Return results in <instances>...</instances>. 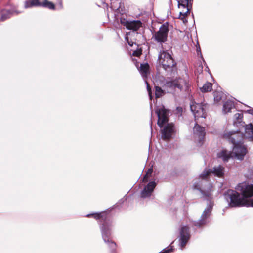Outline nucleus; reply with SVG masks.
<instances>
[{"label": "nucleus", "instance_id": "nucleus-1", "mask_svg": "<svg viewBox=\"0 0 253 253\" xmlns=\"http://www.w3.org/2000/svg\"><path fill=\"white\" fill-rule=\"evenodd\" d=\"M237 137H240L238 133H235L230 134L229 139L234 145L232 153L226 150H223L217 154V157L222 159L224 161H228V160L233 157L232 154L238 159L242 160L246 155L247 150L246 148L239 143L240 140Z\"/></svg>", "mask_w": 253, "mask_h": 253}, {"label": "nucleus", "instance_id": "nucleus-2", "mask_svg": "<svg viewBox=\"0 0 253 253\" xmlns=\"http://www.w3.org/2000/svg\"><path fill=\"white\" fill-rule=\"evenodd\" d=\"M86 216L88 217H92L97 220H99L102 223L100 228L103 240L105 243L108 244L111 251H114L116 249V244L109 238V236L110 235L112 221L107 214L106 212L95 213L88 214Z\"/></svg>", "mask_w": 253, "mask_h": 253}, {"label": "nucleus", "instance_id": "nucleus-3", "mask_svg": "<svg viewBox=\"0 0 253 253\" xmlns=\"http://www.w3.org/2000/svg\"><path fill=\"white\" fill-rule=\"evenodd\" d=\"M191 84L188 79L176 78L171 81H167L163 87L167 88V93H174L175 92H189Z\"/></svg>", "mask_w": 253, "mask_h": 253}, {"label": "nucleus", "instance_id": "nucleus-4", "mask_svg": "<svg viewBox=\"0 0 253 253\" xmlns=\"http://www.w3.org/2000/svg\"><path fill=\"white\" fill-rule=\"evenodd\" d=\"M56 5L59 8H62V0H56L54 2L49 1L47 0H28L25 1L24 3V7L25 8L42 6L50 10H55Z\"/></svg>", "mask_w": 253, "mask_h": 253}, {"label": "nucleus", "instance_id": "nucleus-5", "mask_svg": "<svg viewBox=\"0 0 253 253\" xmlns=\"http://www.w3.org/2000/svg\"><path fill=\"white\" fill-rule=\"evenodd\" d=\"M224 195L229 205L232 207H241L245 205L246 199L236 191L228 190Z\"/></svg>", "mask_w": 253, "mask_h": 253}, {"label": "nucleus", "instance_id": "nucleus-6", "mask_svg": "<svg viewBox=\"0 0 253 253\" xmlns=\"http://www.w3.org/2000/svg\"><path fill=\"white\" fill-rule=\"evenodd\" d=\"M158 61L160 65L167 71H172L176 66V62L172 56L166 51H163L159 54Z\"/></svg>", "mask_w": 253, "mask_h": 253}, {"label": "nucleus", "instance_id": "nucleus-7", "mask_svg": "<svg viewBox=\"0 0 253 253\" xmlns=\"http://www.w3.org/2000/svg\"><path fill=\"white\" fill-rule=\"evenodd\" d=\"M169 29L168 23L162 24L159 30L153 35V38L158 42L162 44L167 41Z\"/></svg>", "mask_w": 253, "mask_h": 253}, {"label": "nucleus", "instance_id": "nucleus-8", "mask_svg": "<svg viewBox=\"0 0 253 253\" xmlns=\"http://www.w3.org/2000/svg\"><path fill=\"white\" fill-rule=\"evenodd\" d=\"M203 180H199L194 182L193 185V188L194 190H197L200 192L203 196L208 199H211L212 197V192L213 191V186L210 183H208L206 189H202Z\"/></svg>", "mask_w": 253, "mask_h": 253}, {"label": "nucleus", "instance_id": "nucleus-9", "mask_svg": "<svg viewBox=\"0 0 253 253\" xmlns=\"http://www.w3.org/2000/svg\"><path fill=\"white\" fill-rule=\"evenodd\" d=\"M206 105L200 103H194L190 106L191 110L194 115L195 120L199 118H206Z\"/></svg>", "mask_w": 253, "mask_h": 253}, {"label": "nucleus", "instance_id": "nucleus-10", "mask_svg": "<svg viewBox=\"0 0 253 253\" xmlns=\"http://www.w3.org/2000/svg\"><path fill=\"white\" fill-rule=\"evenodd\" d=\"M190 237L189 228L187 226H183L180 231V243L182 248L185 247Z\"/></svg>", "mask_w": 253, "mask_h": 253}, {"label": "nucleus", "instance_id": "nucleus-11", "mask_svg": "<svg viewBox=\"0 0 253 253\" xmlns=\"http://www.w3.org/2000/svg\"><path fill=\"white\" fill-rule=\"evenodd\" d=\"M157 113L158 120V125L160 127L162 128L165 123L168 122V118L167 117V110L164 107L158 109L156 111Z\"/></svg>", "mask_w": 253, "mask_h": 253}, {"label": "nucleus", "instance_id": "nucleus-12", "mask_svg": "<svg viewBox=\"0 0 253 253\" xmlns=\"http://www.w3.org/2000/svg\"><path fill=\"white\" fill-rule=\"evenodd\" d=\"M193 131L194 134L198 137L199 143L202 144L206 134L205 128L196 123L193 128Z\"/></svg>", "mask_w": 253, "mask_h": 253}, {"label": "nucleus", "instance_id": "nucleus-13", "mask_svg": "<svg viewBox=\"0 0 253 253\" xmlns=\"http://www.w3.org/2000/svg\"><path fill=\"white\" fill-rule=\"evenodd\" d=\"M173 125L168 124L162 130V137L164 140H169L173 132Z\"/></svg>", "mask_w": 253, "mask_h": 253}, {"label": "nucleus", "instance_id": "nucleus-14", "mask_svg": "<svg viewBox=\"0 0 253 253\" xmlns=\"http://www.w3.org/2000/svg\"><path fill=\"white\" fill-rule=\"evenodd\" d=\"M178 5L179 8H183L184 9L180 11L179 13V18L181 19L183 22H185V21L187 22L185 18L187 16L188 14L190 13V10L192 8V3H188L187 6H183V5Z\"/></svg>", "mask_w": 253, "mask_h": 253}, {"label": "nucleus", "instance_id": "nucleus-15", "mask_svg": "<svg viewBox=\"0 0 253 253\" xmlns=\"http://www.w3.org/2000/svg\"><path fill=\"white\" fill-rule=\"evenodd\" d=\"M244 198L251 197L253 196V184L248 185L242 192Z\"/></svg>", "mask_w": 253, "mask_h": 253}, {"label": "nucleus", "instance_id": "nucleus-16", "mask_svg": "<svg viewBox=\"0 0 253 253\" xmlns=\"http://www.w3.org/2000/svg\"><path fill=\"white\" fill-rule=\"evenodd\" d=\"M142 23L140 20L130 21L127 29L136 31L142 27Z\"/></svg>", "mask_w": 253, "mask_h": 253}, {"label": "nucleus", "instance_id": "nucleus-17", "mask_svg": "<svg viewBox=\"0 0 253 253\" xmlns=\"http://www.w3.org/2000/svg\"><path fill=\"white\" fill-rule=\"evenodd\" d=\"M164 88L163 89L161 87L155 85V95L156 99L162 97L167 92V88Z\"/></svg>", "mask_w": 253, "mask_h": 253}, {"label": "nucleus", "instance_id": "nucleus-18", "mask_svg": "<svg viewBox=\"0 0 253 253\" xmlns=\"http://www.w3.org/2000/svg\"><path fill=\"white\" fill-rule=\"evenodd\" d=\"M150 66L148 63L141 64L139 72L143 77H147L149 73Z\"/></svg>", "mask_w": 253, "mask_h": 253}, {"label": "nucleus", "instance_id": "nucleus-19", "mask_svg": "<svg viewBox=\"0 0 253 253\" xmlns=\"http://www.w3.org/2000/svg\"><path fill=\"white\" fill-rule=\"evenodd\" d=\"M245 134L252 141H253V125L250 123L245 126Z\"/></svg>", "mask_w": 253, "mask_h": 253}, {"label": "nucleus", "instance_id": "nucleus-20", "mask_svg": "<svg viewBox=\"0 0 253 253\" xmlns=\"http://www.w3.org/2000/svg\"><path fill=\"white\" fill-rule=\"evenodd\" d=\"M223 170L224 168L219 165L217 167H214L213 170L211 173L219 177H222L224 175Z\"/></svg>", "mask_w": 253, "mask_h": 253}, {"label": "nucleus", "instance_id": "nucleus-21", "mask_svg": "<svg viewBox=\"0 0 253 253\" xmlns=\"http://www.w3.org/2000/svg\"><path fill=\"white\" fill-rule=\"evenodd\" d=\"M214 101L215 103L220 102L224 96V93L222 91L215 90L213 92Z\"/></svg>", "mask_w": 253, "mask_h": 253}, {"label": "nucleus", "instance_id": "nucleus-22", "mask_svg": "<svg viewBox=\"0 0 253 253\" xmlns=\"http://www.w3.org/2000/svg\"><path fill=\"white\" fill-rule=\"evenodd\" d=\"M200 89L203 93L211 91L212 89V84L210 82H206L202 87L200 88Z\"/></svg>", "mask_w": 253, "mask_h": 253}, {"label": "nucleus", "instance_id": "nucleus-23", "mask_svg": "<svg viewBox=\"0 0 253 253\" xmlns=\"http://www.w3.org/2000/svg\"><path fill=\"white\" fill-rule=\"evenodd\" d=\"M233 106V104L231 101H227L225 102L223 105V111L225 113L229 112L231 111Z\"/></svg>", "mask_w": 253, "mask_h": 253}, {"label": "nucleus", "instance_id": "nucleus-24", "mask_svg": "<svg viewBox=\"0 0 253 253\" xmlns=\"http://www.w3.org/2000/svg\"><path fill=\"white\" fill-rule=\"evenodd\" d=\"M206 220H207L206 217H203V218H202V216H201L200 219L196 222H195V223H194V226H197V227H202V226L206 225Z\"/></svg>", "mask_w": 253, "mask_h": 253}, {"label": "nucleus", "instance_id": "nucleus-25", "mask_svg": "<svg viewBox=\"0 0 253 253\" xmlns=\"http://www.w3.org/2000/svg\"><path fill=\"white\" fill-rule=\"evenodd\" d=\"M152 172L153 169H149L143 178L142 182H147L148 181V178L151 176Z\"/></svg>", "mask_w": 253, "mask_h": 253}, {"label": "nucleus", "instance_id": "nucleus-26", "mask_svg": "<svg viewBox=\"0 0 253 253\" xmlns=\"http://www.w3.org/2000/svg\"><path fill=\"white\" fill-rule=\"evenodd\" d=\"M156 186V183L155 182L151 181L148 183V184L144 187V188L150 192H153Z\"/></svg>", "mask_w": 253, "mask_h": 253}, {"label": "nucleus", "instance_id": "nucleus-27", "mask_svg": "<svg viewBox=\"0 0 253 253\" xmlns=\"http://www.w3.org/2000/svg\"><path fill=\"white\" fill-rule=\"evenodd\" d=\"M212 172V170H211V169H207V170H205L200 175V177L202 179H206L208 177V176H209V175L211 173V172Z\"/></svg>", "mask_w": 253, "mask_h": 253}, {"label": "nucleus", "instance_id": "nucleus-28", "mask_svg": "<svg viewBox=\"0 0 253 253\" xmlns=\"http://www.w3.org/2000/svg\"><path fill=\"white\" fill-rule=\"evenodd\" d=\"M152 192H150L145 188L143 190L141 193V196L142 198H147L151 196Z\"/></svg>", "mask_w": 253, "mask_h": 253}, {"label": "nucleus", "instance_id": "nucleus-29", "mask_svg": "<svg viewBox=\"0 0 253 253\" xmlns=\"http://www.w3.org/2000/svg\"><path fill=\"white\" fill-rule=\"evenodd\" d=\"M211 212V208H207L204 211L201 216H202V218L206 217V219L208 218V217L210 216V213Z\"/></svg>", "mask_w": 253, "mask_h": 253}, {"label": "nucleus", "instance_id": "nucleus-30", "mask_svg": "<svg viewBox=\"0 0 253 253\" xmlns=\"http://www.w3.org/2000/svg\"><path fill=\"white\" fill-rule=\"evenodd\" d=\"M178 3L179 5L187 6L188 3H192V0H179Z\"/></svg>", "mask_w": 253, "mask_h": 253}, {"label": "nucleus", "instance_id": "nucleus-31", "mask_svg": "<svg viewBox=\"0 0 253 253\" xmlns=\"http://www.w3.org/2000/svg\"><path fill=\"white\" fill-rule=\"evenodd\" d=\"M11 13L10 11H6L5 13H3L1 15L0 20L3 21L7 19L10 17Z\"/></svg>", "mask_w": 253, "mask_h": 253}, {"label": "nucleus", "instance_id": "nucleus-32", "mask_svg": "<svg viewBox=\"0 0 253 253\" xmlns=\"http://www.w3.org/2000/svg\"><path fill=\"white\" fill-rule=\"evenodd\" d=\"M146 84H147V91L148 93V95H149L150 99L151 100H152L153 99L152 89H151L150 84H149V83L147 82H146Z\"/></svg>", "mask_w": 253, "mask_h": 253}, {"label": "nucleus", "instance_id": "nucleus-33", "mask_svg": "<svg viewBox=\"0 0 253 253\" xmlns=\"http://www.w3.org/2000/svg\"><path fill=\"white\" fill-rule=\"evenodd\" d=\"M142 54V50L140 48L133 52V55L135 57H139Z\"/></svg>", "mask_w": 253, "mask_h": 253}, {"label": "nucleus", "instance_id": "nucleus-34", "mask_svg": "<svg viewBox=\"0 0 253 253\" xmlns=\"http://www.w3.org/2000/svg\"><path fill=\"white\" fill-rule=\"evenodd\" d=\"M120 22L122 25L125 26L126 28H127L128 25H129V21H128L125 18H121L120 20Z\"/></svg>", "mask_w": 253, "mask_h": 253}, {"label": "nucleus", "instance_id": "nucleus-35", "mask_svg": "<svg viewBox=\"0 0 253 253\" xmlns=\"http://www.w3.org/2000/svg\"><path fill=\"white\" fill-rule=\"evenodd\" d=\"M234 117L237 120L240 121L243 118V114L242 113H237L234 115Z\"/></svg>", "mask_w": 253, "mask_h": 253}, {"label": "nucleus", "instance_id": "nucleus-36", "mask_svg": "<svg viewBox=\"0 0 253 253\" xmlns=\"http://www.w3.org/2000/svg\"><path fill=\"white\" fill-rule=\"evenodd\" d=\"M244 206L253 207V199L247 200L246 199V202Z\"/></svg>", "mask_w": 253, "mask_h": 253}, {"label": "nucleus", "instance_id": "nucleus-37", "mask_svg": "<svg viewBox=\"0 0 253 253\" xmlns=\"http://www.w3.org/2000/svg\"><path fill=\"white\" fill-rule=\"evenodd\" d=\"M197 52L198 54H199V52H201V49H200L199 46L198 48L197 47Z\"/></svg>", "mask_w": 253, "mask_h": 253}]
</instances>
